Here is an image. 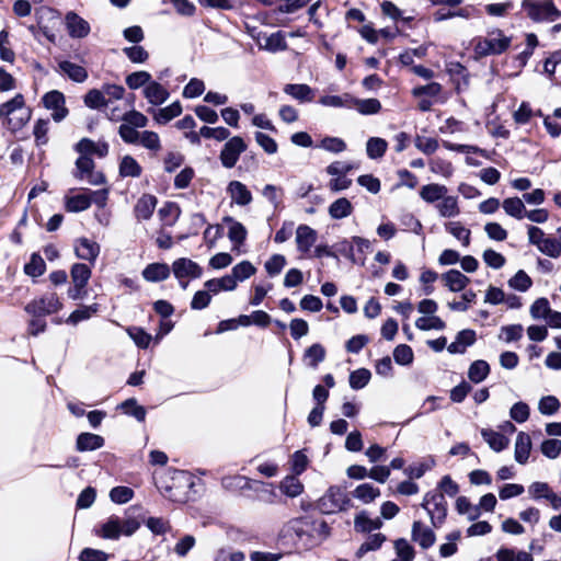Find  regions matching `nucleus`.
<instances>
[{"label": "nucleus", "instance_id": "f257e3e1", "mask_svg": "<svg viewBox=\"0 0 561 561\" xmlns=\"http://www.w3.org/2000/svg\"><path fill=\"white\" fill-rule=\"evenodd\" d=\"M474 58L480 59L488 56L504 54L512 44V36H507L503 30L492 27L485 36H478L471 41Z\"/></svg>", "mask_w": 561, "mask_h": 561}, {"label": "nucleus", "instance_id": "f03ea898", "mask_svg": "<svg viewBox=\"0 0 561 561\" xmlns=\"http://www.w3.org/2000/svg\"><path fill=\"white\" fill-rule=\"evenodd\" d=\"M0 118L11 130L21 129L31 118V110L25 106L24 96L16 94L0 106Z\"/></svg>", "mask_w": 561, "mask_h": 561}, {"label": "nucleus", "instance_id": "7ed1b4c3", "mask_svg": "<svg viewBox=\"0 0 561 561\" xmlns=\"http://www.w3.org/2000/svg\"><path fill=\"white\" fill-rule=\"evenodd\" d=\"M140 527V523L135 517L110 516L103 523L96 534L111 540H117L121 536H131Z\"/></svg>", "mask_w": 561, "mask_h": 561}, {"label": "nucleus", "instance_id": "20e7f679", "mask_svg": "<svg viewBox=\"0 0 561 561\" xmlns=\"http://www.w3.org/2000/svg\"><path fill=\"white\" fill-rule=\"evenodd\" d=\"M522 9L534 22H554L561 18V11L553 0H523Z\"/></svg>", "mask_w": 561, "mask_h": 561}, {"label": "nucleus", "instance_id": "39448f33", "mask_svg": "<svg viewBox=\"0 0 561 561\" xmlns=\"http://www.w3.org/2000/svg\"><path fill=\"white\" fill-rule=\"evenodd\" d=\"M317 506L323 514H334L351 508L353 503L344 489L332 485L319 499Z\"/></svg>", "mask_w": 561, "mask_h": 561}, {"label": "nucleus", "instance_id": "423d86ee", "mask_svg": "<svg viewBox=\"0 0 561 561\" xmlns=\"http://www.w3.org/2000/svg\"><path fill=\"white\" fill-rule=\"evenodd\" d=\"M91 266L84 263H75L70 268L72 287L68 289V297L72 300L83 299L87 296V285L91 278Z\"/></svg>", "mask_w": 561, "mask_h": 561}, {"label": "nucleus", "instance_id": "0eeeda50", "mask_svg": "<svg viewBox=\"0 0 561 561\" xmlns=\"http://www.w3.org/2000/svg\"><path fill=\"white\" fill-rule=\"evenodd\" d=\"M422 507L428 513L432 525L439 527L447 515V502L442 493L427 492L424 495Z\"/></svg>", "mask_w": 561, "mask_h": 561}, {"label": "nucleus", "instance_id": "6e6552de", "mask_svg": "<svg viewBox=\"0 0 561 561\" xmlns=\"http://www.w3.org/2000/svg\"><path fill=\"white\" fill-rule=\"evenodd\" d=\"M62 302L56 293H47L33 299L25 306V311L34 317H43L58 312Z\"/></svg>", "mask_w": 561, "mask_h": 561}, {"label": "nucleus", "instance_id": "1a4fd4ad", "mask_svg": "<svg viewBox=\"0 0 561 561\" xmlns=\"http://www.w3.org/2000/svg\"><path fill=\"white\" fill-rule=\"evenodd\" d=\"M95 163L91 157L84 153H79L76 160V171L73 173L76 179L87 180L92 185H100L105 183V176L102 172L94 171Z\"/></svg>", "mask_w": 561, "mask_h": 561}, {"label": "nucleus", "instance_id": "9d476101", "mask_svg": "<svg viewBox=\"0 0 561 561\" xmlns=\"http://www.w3.org/2000/svg\"><path fill=\"white\" fill-rule=\"evenodd\" d=\"M44 107L51 112V118L59 123L68 116V108L66 107V99L64 93L58 90H51L45 93L42 98Z\"/></svg>", "mask_w": 561, "mask_h": 561}, {"label": "nucleus", "instance_id": "9b49d317", "mask_svg": "<svg viewBox=\"0 0 561 561\" xmlns=\"http://www.w3.org/2000/svg\"><path fill=\"white\" fill-rule=\"evenodd\" d=\"M247 145L239 136L230 138L220 152V161L225 168L231 169L236 165L240 154L245 151Z\"/></svg>", "mask_w": 561, "mask_h": 561}, {"label": "nucleus", "instance_id": "f8f14e48", "mask_svg": "<svg viewBox=\"0 0 561 561\" xmlns=\"http://www.w3.org/2000/svg\"><path fill=\"white\" fill-rule=\"evenodd\" d=\"M65 26L71 38H84L91 32L89 22L73 11L66 13Z\"/></svg>", "mask_w": 561, "mask_h": 561}, {"label": "nucleus", "instance_id": "ddd939ff", "mask_svg": "<svg viewBox=\"0 0 561 561\" xmlns=\"http://www.w3.org/2000/svg\"><path fill=\"white\" fill-rule=\"evenodd\" d=\"M172 273L175 278L181 282V279L186 277L199 278L203 274V270L196 262L186 257H181L173 262Z\"/></svg>", "mask_w": 561, "mask_h": 561}, {"label": "nucleus", "instance_id": "4468645a", "mask_svg": "<svg viewBox=\"0 0 561 561\" xmlns=\"http://www.w3.org/2000/svg\"><path fill=\"white\" fill-rule=\"evenodd\" d=\"M100 245L98 242L85 237L79 238L75 243V253L78 259L87 261L90 265H94L100 254Z\"/></svg>", "mask_w": 561, "mask_h": 561}, {"label": "nucleus", "instance_id": "2eb2a0df", "mask_svg": "<svg viewBox=\"0 0 561 561\" xmlns=\"http://www.w3.org/2000/svg\"><path fill=\"white\" fill-rule=\"evenodd\" d=\"M75 150L78 153H84L89 157L95 156L100 159L105 158L108 154L110 146L105 140L94 141L90 138H82L75 146Z\"/></svg>", "mask_w": 561, "mask_h": 561}, {"label": "nucleus", "instance_id": "dca6fc26", "mask_svg": "<svg viewBox=\"0 0 561 561\" xmlns=\"http://www.w3.org/2000/svg\"><path fill=\"white\" fill-rule=\"evenodd\" d=\"M318 239V232L308 225H299L296 229L297 250L307 254L314 245Z\"/></svg>", "mask_w": 561, "mask_h": 561}, {"label": "nucleus", "instance_id": "f3484780", "mask_svg": "<svg viewBox=\"0 0 561 561\" xmlns=\"http://www.w3.org/2000/svg\"><path fill=\"white\" fill-rule=\"evenodd\" d=\"M171 480L173 481L172 485L169 484H158V489L162 493L163 496L172 500L178 501L179 497L176 494L173 493V489L178 488L180 484L184 483L187 486H192L193 482L191 479V476L182 470H173L170 472Z\"/></svg>", "mask_w": 561, "mask_h": 561}, {"label": "nucleus", "instance_id": "a211bd4d", "mask_svg": "<svg viewBox=\"0 0 561 561\" xmlns=\"http://www.w3.org/2000/svg\"><path fill=\"white\" fill-rule=\"evenodd\" d=\"M227 193L232 203L239 206H247L253 199L250 190L240 181H231L227 186Z\"/></svg>", "mask_w": 561, "mask_h": 561}, {"label": "nucleus", "instance_id": "6ab92c4d", "mask_svg": "<svg viewBox=\"0 0 561 561\" xmlns=\"http://www.w3.org/2000/svg\"><path fill=\"white\" fill-rule=\"evenodd\" d=\"M157 197L151 194H144L134 206V214L137 220H148L152 216L156 206Z\"/></svg>", "mask_w": 561, "mask_h": 561}, {"label": "nucleus", "instance_id": "aec40b11", "mask_svg": "<svg viewBox=\"0 0 561 561\" xmlns=\"http://www.w3.org/2000/svg\"><path fill=\"white\" fill-rule=\"evenodd\" d=\"M412 540L417 542L423 549H428L435 542L436 536L434 531L425 527L421 522L416 520L412 525Z\"/></svg>", "mask_w": 561, "mask_h": 561}, {"label": "nucleus", "instance_id": "412c9836", "mask_svg": "<svg viewBox=\"0 0 561 561\" xmlns=\"http://www.w3.org/2000/svg\"><path fill=\"white\" fill-rule=\"evenodd\" d=\"M476 332L470 329L458 332L456 339L447 347L451 354H463L468 346H471L476 342Z\"/></svg>", "mask_w": 561, "mask_h": 561}, {"label": "nucleus", "instance_id": "4be33fe9", "mask_svg": "<svg viewBox=\"0 0 561 561\" xmlns=\"http://www.w3.org/2000/svg\"><path fill=\"white\" fill-rule=\"evenodd\" d=\"M283 91L300 103L311 102L314 96L313 90L305 83H288L285 84Z\"/></svg>", "mask_w": 561, "mask_h": 561}, {"label": "nucleus", "instance_id": "5701e85b", "mask_svg": "<svg viewBox=\"0 0 561 561\" xmlns=\"http://www.w3.org/2000/svg\"><path fill=\"white\" fill-rule=\"evenodd\" d=\"M144 95L150 104L157 106L164 103L169 99L170 94L168 90L159 82L151 81L148 85L145 87Z\"/></svg>", "mask_w": 561, "mask_h": 561}, {"label": "nucleus", "instance_id": "b1692460", "mask_svg": "<svg viewBox=\"0 0 561 561\" xmlns=\"http://www.w3.org/2000/svg\"><path fill=\"white\" fill-rule=\"evenodd\" d=\"M171 270L167 263H151L142 270V277L147 282L157 283L167 279Z\"/></svg>", "mask_w": 561, "mask_h": 561}, {"label": "nucleus", "instance_id": "393cba45", "mask_svg": "<svg viewBox=\"0 0 561 561\" xmlns=\"http://www.w3.org/2000/svg\"><path fill=\"white\" fill-rule=\"evenodd\" d=\"M531 450V439L525 432H519L515 442L514 458L520 463L525 465L528 461Z\"/></svg>", "mask_w": 561, "mask_h": 561}, {"label": "nucleus", "instance_id": "a878e982", "mask_svg": "<svg viewBox=\"0 0 561 561\" xmlns=\"http://www.w3.org/2000/svg\"><path fill=\"white\" fill-rule=\"evenodd\" d=\"M442 279L450 291H461L467 287L470 279L458 270H449L442 275Z\"/></svg>", "mask_w": 561, "mask_h": 561}, {"label": "nucleus", "instance_id": "bb28decb", "mask_svg": "<svg viewBox=\"0 0 561 561\" xmlns=\"http://www.w3.org/2000/svg\"><path fill=\"white\" fill-rule=\"evenodd\" d=\"M104 446V438L93 433H81L77 437L76 447L79 451H92Z\"/></svg>", "mask_w": 561, "mask_h": 561}, {"label": "nucleus", "instance_id": "cd10ccee", "mask_svg": "<svg viewBox=\"0 0 561 561\" xmlns=\"http://www.w3.org/2000/svg\"><path fill=\"white\" fill-rule=\"evenodd\" d=\"M92 204L90 192L65 197V208L70 213H79L88 209Z\"/></svg>", "mask_w": 561, "mask_h": 561}, {"label": "nucleus", "instance_id": "c85d7f7f", "mask_svg": "<svg viewBox=\"0 0 561 561\" xmlns=\"http://www.w3.org/2000/svg\"><path fill=\"white\" fill-rule=\"evenodd\" d=\"M327 351L320 343H314L304 352L302 360L311 368H317L325 359Z\"/></svg>", "mask_w": 561, "mask_h": 561}, {"label": "nucleus", "instance_id": "c756f323", "mask_svg": "<svg viewBox=\"0 0 561 561\" xmlns=\"http://www.w3.org/2000/svg\"><path fill=\"white\" fill-rule=\"evenodd\" d=\"M224 221L229 224L228 238L234 244V247H240L243 244L248 233L245 227L229 216L225 217Z\"/></svg>", "mask_w": 561, "mask_h": 561}, {"label": "nucleus", "instance_id": "7c9ffc66", "mask_svg": "<svg viewBox=\"0 0 561 561\" xmlns=\"http://www.w3.org/2000/svg\"><path fill=\"white\" fill-rule=\"evenodd\" d=\"M481 435L490 448L496 453L504 450L510 444L508 438L493 430L483 428Z\"/></svg>", "mask_w": 561, "mask_h": 561}, {"label": "nucleus", "instance_id": "2f4dec72", "mask_svg": "<svg viewBox=\"0 0 561 561\" xmlns=\"http://www.w3.org/2000/svg\"><path fill=\"white\" fill-rule=\"evenodd\" d=\"M59 69L62 73L67 75L69 79H71L75 82H83L88 78L87 70L77 64H73L68 60H64L59 62Z\"/></svg>", "mask_w": 561, "mask_h": 561}, {"label": "nucleus", "instance_id": "473e14b6", "mask_svg": "<svg viewBox=\"0 0 561 561\" xmlns=\"http://www.w3.org/2000/svg\"><path fill=\"white\" fill-rule=\"evenodd\" d=\"M352 107L362 115H373L380 112L381 103L377 99H356L352 96Z\"/></svg>", "mask_w": 561, "mask_h": 561}, {"label": "nucleus", "instance_id": "72a5a7b5", "mask_svg": "<svg viewBox=\"0 0 561 561\" xmlns=\"http://www.w3.org/2000/svg\"><path fill=\"white\" fill-rule=\"evenodd\" d=\"M353 209L352 203L347 198L341 197L329 206L328 213L332 219H343L348 217Z\"/></svg>", "mask_w": 561, "mask_h": 561}, {"label": "nucleus", "instance_id": "f704fd0d", "mask_svg": "<svg viewBox=\"0 0 561 561\" xmlns=\"http://www.w3.org/2000/svg\"><path fill=\"white\" fill-rule=\"evenodd\" d=\"M448 190L445 185L432 183L422 186L420 191V196L426 203H435L440 201L446 194Z\"/></svg>", "mask_w": 561, "mask_h": 561}, {"label": "nucleus", "instance_id": "c9c22d12", "mask_svg": "<svg viewBox=\"0 0 561 561\" xmlns=\"http://www.w3.org/2000/svg\"><path fill=\"white\" fill-rule=\"evenodd\" d=\"M142 168L131 156H124L119 162V175L122 178H139Z\"/></svg>", "mask_w": 561, "mask_h": 561}, {"label": "nucleus", "instance_id": "e433bc0d", "mask_svg": "<svg viewBox=\"0 0 561 561\" xmlns=\"http://www.w3.org/2000/svg\"><path fill=\"white\" fill-rule=\"evenodd\" d=\"M263 43L260 42L261 48L275 53L285 50L287 48V43L285 36L282 32H276L271 35H265L262 37Z\"/></svg>", "mask_w": 561, "mask_h": 561}, {"label": "nucleus", "instance_id": "4c0bfd02", "mask_svg": "<svg viewBox=\"0 0 561 561\" xmlns=\"http://www.w3.org/2000/svg\"><path fill=\"white\" fill-rule=\"evenodd\" d=\"M436 208L445 218L456 217L460 213L457 197L447 194L439 201Z\"/></svg>", "mask_w": 561, "mask_h": 561}, {"label": "nucleus", "instance_id": "58836bf2", "mask_svg": "<svg viewBox=\"0 0 561 561\" xmlns=\"http://www.w3.org/2000/svg\"><path fill=\"white\" fill-rule=\"evenodd\" d=\"M502 207L504 211L513 218L520 220L525 217L526 208L524 201L519 197L505 198L502 203Z\"/></svg>", "mask_w": 561, "mask_h": 561}, {"label": "nucleus", "instance_id": "ea45409f", "mask_svg": "<svg viewBox=\"0 0 561 561\" xmlns=\"http://www.w3.org/2000/svg\"><path fill=\"white\" fill-rule=\"evenodd\" d=\"M279 489L285 495L289 497H297L304 492V484L296 474L287 476L280 481Z\"/></svg>", "mask_w": 561, "mask_h": 561}, {"label": "nucleus", "instance_id": "a19ab883", "mask_svg": "<svg viewBox=\"0 0 561 561\" xmlns=\"http://www.w3.org/2000/svg\"><path fill=\"white\" fill-rule=\"evenodd\" d=\"M153 118L159 124H167L174 117L179 116L182 113V105L180 102H173L169 106L160 108L158 111H152Z\"/></svg>", "mask_w": 561, "mask_h": 561}, {"label": "nucleus", "instance_id": "79ce46f5", "mask_svg": "<svg viewBox=\"0 0 561 561\" xmlns=\"http://www.w3.org/2000/svg\"><path fill=\"white\" fill-rule=\"evenodd\" d=\"M380 495V490L370 483H362L353 491V496L360 502L368 504Z\"/></svg>", "mask_w": 561, "mask_h": 561}, {"label": "nucleus", "instance_id": "37998d69", "mask_svg": "<svg viewBox=\"0 0 561 561\" xmlns=\"http://www.w3.org/2000/svg\"><path fill=\"white\" fill-rule=\"evenodd\" d=\"M99 311V305L93 304L90 306H81L70 313L67 318L66 323L76 325L81 321L90 319L93 314Z\"/></svg>", "mask_w": 561, "mask_h": 561}, {"label": "nucleus", "instance_id": "c03bdc74", "mask_svg": "<svg viewBox=\"0 0 561 561\" xmlns=\"http://www.w3.org/2000/svg\"><path fill=\"white\" fill-rule=\"evenodd\" d=\"M508 286L517 291L525 293L533 286V279L530 276L524 271H517L510 279Z\"/></svg>", "mask_w": 561, "mask_h": 561}, {"label": "nucleus", "instance_id": "a18cd8bd", "mask_svg": "<svg viewBox=\"0 0 561 561\" xmlns=\"http://www.w3.org/2000/svg\"><path fill=\"white\" fill-rule=\"evenodd\" d=\"M489 373V364L485 360L479 359L470 365L468 370V377L472 382L479 383L488 377Z\"/></svg>", "mask_w": 561, "mask_h": 561}, {"label": "nucleus", "instance_id": "49530a36", "mask_svg": "<svg viewBox=\"0 0 561 561\" xmlns=\"http://www.w3.org/2000/svg\"><path fill=\"white\" fill-rule=\"evenodd\" d=\"M388 148V142L380 137H371L367 140L366 152L370 159H380Z\"/></svg>", "mask_w": 561, "mask_h": 561}, {"label": "nucleus", "instance_id": "de8ad7c7", "mask_svg": "<svg viewBox=\"0 0 561 561\" xmlns=\"http://www.w3.org/2000/svg\"><path fill=\"white\" fill-rule=\"evenodd\" d=\"M354 527L359 533H370L371 530L379 529L381 522L379 519H371L365 512H360L354 519Z\"/></svg>", "mask_w": 561, "mask_h": 561}, {"label": "nucleus", "instance_id": "09e8293b", "mask_svg": "<svg viewBox=\"0 0 561 561\" xmlns=\"http://www.w3.org/2000/svg\"><path fill=\"white\" fill-rule=\"evenodd\" d=\"M319 103L328 107H347L352 108V95L344 93L342 95H323Z\"/></svg>", "mask_w": 561, "mask_h": 561}, {"label": "nucleus", "instance_id": "8fccbe9b", "mask_svg": "<svg viewBox=\"0 0 561 561\" xmlns=\"http://www.w3.org/2000/svg\"><path fill=\"white\" fill-rule=\"evenodd\" d=\"M549 300L545 297L536 299L530 306L529 312L534 320H547L551 312Z\"/></svg>", "mask_w": 561, "mask_h": 561}, {"label": "nucleus", "instance_id": "3c124183", "mask_svg": "<svg viewBox=\"0 0 561 561\" xmlns=\"http://www.w3.org/2000/svg\"><path fill=\"white\" fill-rule=\"evenodd\" d=\"M446 230L457 240L461 241L465 247L470 244L471 232L465 228L459 221H450L445 225Z\"/></svg>", "mask_w": 561, "mask_h": 561}, {"label": "nucleus", "instance_id": "603ef678", "mask_svg": "<svg viewBox=\"0 0 561 561\" xmlns=\"http://www.w3.org/2000/svg\"><path fill=\"white\" fill-rule=\"evenodd\" d=\"M180 208L175 203H165L158 211L160 219L165 226H172L180 216Z\"/></svg>", "mask_w": 561, "mask_h": 561}, {"label": "nucleus", "instance_id": "864d4df0", "mask_svg": "<svg viewBox=\"0 0 561 561\" xmlns=\"http://www.w3.org/2000/svg\"><path fill=\"white\" fill-rule=\"evenodd\" d=\"M385 540H386V537L380 533L369 536L367 538V540L364 543H362V546L358 548V550L356 552V557L362 558L367 552L375 551V550L379 549L382 546V543L385 542Z\"/></svg>", "mask_w": 561, "mask_h": 561}, {"label": "nucleus", "instance_id": "5fc2aeb1", "mask_svg": "<svg viewBox=\"0 0 561 561\" xmlns=\"http://www.w3.org/2000/svg\"><path fill=\"white\" fill-rule=\"evenodd\" d=\"M415 327L422 331L444 330L446 323L437 316H428L416 319Z\"/></svg>", "mask_w": 561, "mask_h": 561}, {"label": "nucleus", "instance_id": "6e6d98bb", "mask_svg": "<svg viewBox=\"0 0 561 561\" xmlns=\"http://www.w3.org/2000/svg\"><path fill=\"white\" fill-rule=\"evenodd\" d=\"M46 271V264L43 257L36 253L32 254L30 262L25 264L24 272L32 277H38Z\"/></svg>", "mask_w": 561, "mask_h": 561}, {"label": "nucleus", "instance_id": "4d7b16f0", "mask_svg": "<svg viewBox=\"0 0 561 561\" xmlns=\"http://www.w3.org/2000/svg\"><path fill=\"white\" fill-rule=\"evenodd\" d=\"M381 12L383 15L390 18L392 21H403V22H411L413 20V16H404L402 10H400L393 2L391 1H382L380 4Z\"/></svg>", "mask_w": 561, "mask_h": 561}, {"label": "nucleus", "instance_id": "13d9d810", "mask_svg": "<svg viewBox=\"0 0 561 561\" xmlns=\"http://www.w3.org/2000/svg\"><path fill=\"white\" fill-rule=\"evenodd\" d=\"M428 165L430 170L433 173L438 174L443 178L448 179L453 175L454 168L451 163L447 160H444L442 158H433L430 160Z\"/></svg>", "mask_w": 561, "mask_h": 561}, {"label": "nucleus", "instance_id": "bf43d9fd", "mask_svg": "<svg viewBox=\"0 0 561 561\" xmlns=\"http://www.w3.org/2000/svg\"><path fill=\"white\" fill-rule=\"evenodd\" d=\"M456 510L461 515H467L470 520H474L479 517L480 511L478 506H474L466 496H459L456 501Z\"/></svg>", "mask_w": 561, "mask_h": 561}, {"label": "nucleus", "instance_id": "052dcab7", "mask_svg": "<svg viewBox=\"0 0 561 561\" xmlns=\"http://www.w3.org/2000/svg\"><path fill=\"white\" fill-rule=\"evenodd\" d=\"M151 75L147 71H136L127 76L126 84L131 90L146 87L151 82Z\"/></svg>", "mask_w": 561, "mask_h": 561}, {"label": "nucleus", "instance_id": "680f3d73", "mask_svg": "<svg viewBox=\"0 0 561 561\" xmlns=\"http://www.w3.org/2000/svg\"><path fill=\"white\" fill-rule=\"evenodd\" d=\"M394 549L399 561H413L415 557L414 548L408 540L401 538L394 541Z\"/></svg>", "mask_w": 561, "mask_h": 561}, {"label": "nucleus", "instance_id": "e2e57ef3", "mask_svg": "<svg viewBox=\"0 0 561 561\" xmlns=\"http://www.w3.org/2000/svg\"><path fill=\"white\" fill-rule=\"evenodd\" d=\"M370 377L371 374L366 368L354 370L350 375V386L352 389L359 390L369 382Z\"/></svg>", "mask_w": 561, "mask_h": 561}, {"label": "nucleus", "instance_id": "0e129e2a", "mask_svg": "<svg viewBox=\"0 0 561 561\" xmlns=\"http://www.w3.org/2000/svg\"><path fill=\"white\" fill-rule=\"evenodd\" d=\"M121 409L125 414L134 416L137 421H145L146 410L144 407L137 404L135 399H127L124 401L121 404Z\"/></svg>", "mask_w": 561, "mask_h": 561}, {"label": "nucleus", "instance_id": "69168bd1", "mask_svg": "<svg viewBox=\"0 0 561 561\" xmlns=\"http://www.w3.org/2000/svg\"><path fill=\"white\" fill-rule=\"evenodd\" d=\"M84 104L90 108L108 107V102L104 98L103 91L92 89L84 95Z\"/></svg>", "mask_w": 561, "mask_h": 561}, {"label": "nucleus", "instance_id": "338daca9", "mask_svg": "<svg viewBox=\"0 0 561 561\" xmlns=\"http://www.w3.org/2000/svg\"><path fill=\"white\" fill-rule=\"evenodd\" d=\"M256 272L255 266L249 261H242L232 267V275L238 282H243L254 275Z\"/></svg>", "mask_w": 561, "mask_h": 561}, {"label": "nucleus", "instance_id": "774afa93", "mask_svg": "<svg viewBox=\"0 0 561 561\" xmlns=\"http://www.w3.org/2000/svg\"><path fill=\"white\" fill-rule=\"evenodd\" d=\"M415 147L424 154L431 156L438 149V140L433 137L416 136L414 139Z\"/></svg>", "mask_w": 561, "mask_h": 561}]
</instances>
